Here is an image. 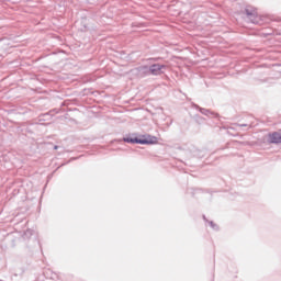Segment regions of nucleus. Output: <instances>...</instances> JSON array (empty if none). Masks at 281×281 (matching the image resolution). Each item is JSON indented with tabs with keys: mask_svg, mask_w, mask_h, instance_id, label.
<instances>
[{
	"mask_svg": "<svg viewBox=\"0 0 281 281\" xmlns=\"http://www.w3.org/2000/svg\"><path fill=\"white\" fill-rule=\"evenodd\" d=\"M270 144H281V132H273L268 135Z\"/></svg>",
	"mask_w": 281,
	"mask_h": 281,
	"instance_id": "nucleus-3",
	"label": "nucleus"
},
{
	"mask_svg": "<svg viewBox=\"0 0 281 281\" xmlns=\"http://www.w3.org/2000/svg\"><path fill=\"white\" fill-rule=\"evenodd\" d=\"M25 234H32V231H30V229H29V231H26V233H25Z\"/></svg>",
	"mask_w": 281,
	"mask_h": 281,
	"instance_id": "nucleus-6",
	"label": "nucleus"
},
{
	"mask_svg": "<svg viewBox=\"0 0 281 281\" xmlns=\"http://www.w3.org/2000/svg\"><path fill=\"white\" fill-rule=\"evenodd\" d=\"M211 225L212 229H218V225L214 224V222H209Z\"/></svg>",
	"mask_w": 281,
	"mask_h": 281,
	"instance_id": "nucleus-4",
	"label": "nucleus"
},
{
	"mask_svg": "<svg viewBox=\"0 0 281 281\" xmlns=\"http://www.w3.org/2000/svg\"><path fill=\"white\" fill-rule=\"evenodd\" d=\"M124 142H127L128 144H155L157 142V138L151 139H139V138H124Z\"/></svg>",
	"mask_w": 281,
	"mask_h": 281,
	"instance_id": "nucleus-2",
	"label": "nucleus"
},
{
	"mask_svg": "<svg viewBox=\"0 0 281 281\" xmlns=\"http://www.w3.org/2000/svg\"><path fill=\"white\" fill-rule=\"evenodd\" d=\"M200 111H201V113H203L204 115H207V113H210V111L204 110V109H201Z\"/></svg>",
	"mask_w": 281,
	"mask_h": 281,
	"instance_id": "nucleus-5",
	"label": "nucleus"
},
{
	"mask_svg": "<svg viewBox=\"0 0 281 281\" xmlns=\"http://www.w3.org/2000/svg\"><path fill=\"white\" fill-rule=\"evenodd\" d=\"M166 71V66L161 64H156L150 66L149 68L147 66H143L139 68V75L144 76L146 74H153V76H159Z\"/></svg>",
	"mask_w": 281,
	"mask_h": 281,
	"instance_id": "nucleus-1",
	"label": "nucleus"
}]
</instances>
